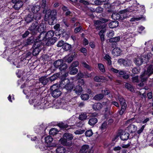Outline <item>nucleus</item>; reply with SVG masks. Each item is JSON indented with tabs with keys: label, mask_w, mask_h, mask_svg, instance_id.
<instances>
[{
	"label": "nucleus",
	"mask_w": 153,
	"mask_h": 153,
	"mask_svg": "<svg viewBox=\"0 0 153 153\" xmlns=\"http://www.w3.org/2000/svg\"><path fill=\"white\" fill-rule=\"evenodd\" d=\"M62 22L65 24L66 26L68 27L70 25L69 24L68 22V19L66 18H64L62 21Z\"/></svg>",
	"instance_id": "59"
},
{
	"label": "nucleus",
	"mask_w": 153,
	"mask_h": 153,
	"mask_svg": "<svg viewBox=\"0 0 153 153\" xmlns=\"http://www.w3.org/2000/svg\"><path fill=\"white\" fill-rule=\"evenodd\" d=\"M109 70L111 72L114 73H117L119 72V70L117 69H115L113 68H109Z\"/></svg>",
	"instance_id": "64"
},
{
	"label": "nucleus",
	"mask_w": 153,
	"mask_h": 153,
	"mask_svg": "<svg viewBox=\"0 0 153 153\" xmlns=\"http://www.w3.org/2000/svg\"><path fill=\"white\" fill-rule=\"evenodd\" d=\"M81 99L84 100H88L89 98V95L87 94H82L81 96Z\"/></svg>",
	"instance_id": "50"
},
{
	"label": "nucleus",
	"mask_w": 153,
	"mask_h": 153,
	"mask_svg": "<svg viewBox=\"0 0 153 153\" xmlns=\"http://www.w3.org/2000/svg\"><path fill=\"white\" fill-rule=\"evenodd\" d=\"M149 76L146 73V71H145L140 76L141 82H145L147 80Z\"/></svg>",
	"instance_id": "26"
},
{
	"label": "nucleus",
	"mask_w": 153,
	"mask_h": 153,
	"mask_svg": "<svg viewBox=\"0 0 153 153\" xmlns=\"http://www.w3.org/2000/svg\"><path fill=\"white\" fill-rule=\"evenodd\" d=\"M93 133L91 130L87 131L85 132V135L86 137H90L93 134Z\"/></svg>",
	"instance_id": "53"
},
{
	"label": "nucleus",
	"mask_w": 153,
	"mask_h": 153,
	"mask_svg": "<svg viewBox=\"0 0 153 153\" xmlns=\"http://www.w3.org/2000/svg\"><path fill=\"white\" fill-rule=\"evenodd\" d=\"M128 131L131 133L135 132L137 130V127L134 125L131 124L127 127Z\"/></svg>",
	"instance_id": "24"
},
{
	"label": "nucleus",
	"mask_w": 153,
	"mask_h": 153,
	"mask_svg": "<svg viewBox=\"0 0 153 153\" xmlns=\"http://www.w3.org/2000/svg\"><path fill=\"white\" fill-rule=\"evenodd\" d=\"M62 48L65 51H68L71 48V46L69 44L65 43L63 45Z\"/></svg>",
	"instance_id": "44"
},
{
	"label": "nucleus",
	"mask_w": 153,
	"mask_h": 153,
	"mask_svg": "<svg viewBox=\"0 0 153 153\" xmlns=\"http://www.w3.org/2000/svg\"><path fill=\"white\" fill-rule=\"evenodd\" d=\"M120 39V37L119 36L111 38L109 39V41L111 43H116L119 41Z\"/></svg>",
	"instance_id": "38"
},
{
	"label": "nucleus",
	"mask_w": 153,
	"mask_h": 153,
	"mask_svg": "<svg viewBox=\"0 0 153 153\" xmlns=\"http://www.w3.org/2000/svg\"><path fill=\"white\" fill-rule=\"evenodd\" d=\"M143 17L142 16L140 17H134L131 18V19L130 21L131 22L137 21L140 20V19H143Z\"/></svg>",
	"instance_id": "58"
},
{
	"label": "nucleus",
	"mask_w": 153,
	"mask_h": 153,
	"mask_svg": "<svg viewBox=\"0 0 153 153\" xmlns=\"http://www.w3.org/2000/svg\"><path fill=\"white\" fill-rule=\"evenodd\" d=\"M37 32H44V31L46 28V26L44 21H42V23L37 26Z\"/></svg>",
	"instance_id": "14"
},
{
	"label": "nucleus",
	"mask_w": 153,
	"mask_h": 153,
	"mask_svg": "<svg viewBox=\"0 0 153 153\" xmlns=\"http://www.w3.org/2000/svg\"><path fill=\"white\" fill-rule=\"evenodd\" d=\"M92 107L95 110H99L102 107V105L100 103H97L93 105Z\"/></svg>",
	"instance_id": "32"
},
{
	"label": "nucleus",
	"mask_w": 153,
	"mask_h": 153,
	"mask_svg": "<svg viewBox=\"0 0 153 153\" xmlns=\"http://www.w3.org/2000/svg\"><path fill=\"white\" fill-rule=\"evenodd\" d=\"M74 91L77 95H80L82 91V88L81 86L78 85L76 87Z\"/></svg>",
	"instance_id": "27"
},
{
	"label": "nucleus",
	"mask_w": 153,
	"mask_h": 153,
	"mask_svg": "<svg viewBox=\"0 0 153 153\" xmlns=\"http://www.w3.org/2000/svg\"><path fill=\"white\" fill-rule=\"evenodd\" d=\"M57 125L61 128H66L68 127V125L67 124L62 122L58 123Z\"/></svg>",
	"instance_id": "42"
},
{
	"label": "nucleus",
	"mask_w": 153,
	"mask_h": 153,
	"mask_svg": "<svg viewBox=\"0 0 153 153\" xmlns=\"http://www.w3.org/2000/svg\"><path fill=\"white\" fill-rule=\"evenodd\" d=\"M33 15L29 14L25 17V20L27 23H29L33 20Z\"/></svg>",
	"instance_id": "28"
},
{
	"label": "nucleus",
	"mask_w": 153,
	"mask_h": 153,
	"mask_svg": "<svg viewBox=\"0 0 153 153\" xmlns=\"http://www.w3.org/2000/svg\"><path fill=\"white\" fill-rule=\"evenodd\" d=\"M146 73L148 76H150L153 74V64L150 65L148 67Z\"/></svg>",
	"instance_id": "19"
},
{
	"label": "nucleus",
	"mask_w": 153,
	"mask_h": 153,
	"mask_svg": "<svg viewBox=\"0 0 153 153\" xmlns=\"http://www.w3.org/2000/svg\"><path fill=\"white\" fill-rule=\"evenodd\" d=\"M64 139L67 140L68 141H71L73 139V136L72 134L69 133H65L63 135Z\"/></svg>",
	"instance_id": "23"
},
{
	"label": "nucleus",
	"mask_w": 153,
	"mask_h": 153,
	"mask_svg": "<svg viewBox=\"0 0 153 153\" xmlns=\"http://www.w3.org/2000/svg\"><path fill=\"white\" fill-rule=\"evenodd\" d=\"M146 57L144 56H140V57H137L134 59V62L136 65L138 66L141 65L144 61Z\"/></svg>",
	"instance_id": "7"
},
{
	"label": "nucleus",
	"mask_w": 153,
	"mask_h": 153,
	"mask_svg": "<svg viewBox=\"0 0 153 153\" xmlns=\"http://www.w3.org/2000/svg\"><path fill=\"white\" fill-rule=\"evenodd\" d=\"M93 152L89 146L86 145H83L80 150V153H92Z\"/></svg>",
	"instance_id": "6"
},
{
	"label": "nucleus",
	"mask_w": 153,
	"mask_h": 153,
	"mask_svg": "<svg viewBox=\"0 0 153 153\" xmlns=\"http://www.w3.org/2000/svg\"><path fill=\"white\" fill-rule=\"evenodd\" d=\"M79 62L77 61H75L74 62H73L72 64L71 65L70 67H74L75 68V67H76L77 66L79 65Z\"/></svg>",
	"instance_id": "63"
},
{
	"label": "nucleus",
	"mask_w": 153,
	"mask_h": 153,
	"mask_svg": "<svg viewBox=\"0 0 153 153\" xmlns=\"http://www.w3.org/2000/svg\"><path fill=\"white\" fill-rule=\"evenodd\" d=\"M39 80L40 82L44 85H46L49 81V79L46 76H42L40 78Z\"/></svg>",
	"instance_id": "18"
},
{
	"label": "nucleus",
	"mask_w": 153,
	"mask_h": 153,
	"mask_svg": "<svg viewBox=\"0 0 153 153\" xmlns=\"http://www.w3.org/2000/svg\"><path fill=\"white\" fill-rule=\"evenodd\" d=\"M59 131L55 128H52L49 131V134L50 135H54L57 134Z\"/></svg>",
	"instance_id": "39"
},
{
	"label": "nucleus",
	"mask_w": 153,
	"mask_h": 153,
	"mask_svg": "<svg viewBox=\"0 0 153 153\" xmlns=\"http://www.w3.org/2000/svg\"><path fill=\"white\" fill-rule=\"evenodd\" d=\"M65 148L62 146L58 147L56 150V153H65Z\"/></svg>",
	"instance_id": "37"
},
{
	"label": "nucleus",
	"mask_w": 153,
	"mask_h": 153,
	"mask_svg": "<svg viewBox=\"0 0 153 153\" xmlns=\"http://www.w3.org/2000/svg\"><path fill=\"white\" fill-rule=\"evenodd\" d=\"M120 76L122 75L123 78L124 79H127L129 77V75L127 74L126 71L123 70L119 71L118 72Z\"/></svg>",
	"instance_id": "17"
},
{
	"label": "nucleus",
	"mask_w": 153,
	"mask_h": 153,
	"mask_svg": "<svg viewBox=\"0 0 153 153\" xmlns=\"http://www.w3.org/2000/svg\"><path fill=\"white\" fill-rule=\"evenodd\" d=\"M119 25V23L117 21H113L109 24V26L110 28H113L117 27Z\"/></svg>",
	"instance_id": "30"
},
{
	"label": "nucleus",
	"mask_w": 153,
	"mask_h": 153,
	"mask_svg": "<svg viewBox=\"0 0 153 153\" xmlns=\"http://www.w3.org/2000/svg\"><path fill=\"white\" fill-rule=\"evenodd\" d=\"M106 0H95L94 3L96 5L101 4L103 2H105Z\"/></svg>",
	"instance_id": "57"
},
{
	"label": "nucleus",
	"mask_w": 153,
	"mask_h": 153,
	"mask_svg": "<svg viewBox=\"0 0 153 153\" xmlns=\"http://www.w3.org/2000/svg\"><path fill=\"white\" fill-rule=\"evenodd\" d=\"M87 114L88 113L85 112L81 113L79 115V119L81 120H86L88 117Z\"/></svg>",
	"instance_id": "31"
},
{
	"label": "nucleus",
	"mask_w": 153,
	"mask_h": 153,
	"mask_svg": "<svg viewBox=\"0 0 153 153\" xmlns=\"http://www.w3.org/2000/svg\"><path fill=\"white\" fill-rule=\"evenodd\" d=\"M41 6L42 8L43 9L42 11L43 13L44 14L47 13L48 12V11L49 10H48V7L46 6V0H42Z\"/></svg>",
	"instance_id": "15"
},
{
	"label": "nucleus",
	"mask_w": 153,
	"mask_h": 153,
	"mask_svg": "<svg viewBox=\"0 0 153 153\" xmlns=\"http://www.w3.org/2000/svg\"><path fill=\"white\" fill-rule=\"evenodd\" d=\"M120 138L123 140H126L129 138V134L128 132L125 131H122L120 134Z\"/></svg>",
	"instance_id": "13"
},
{
	"label": "nucleus",
	"mask_w": 153,
	"mask_h": 153,
	"mask_svg": "<svg viewBox=\"0 0 153 153\" xmlns=\"http://www.w3.org/2000/svg\"><path fill=\"white\" fill-rule=\"evenodd\" d=\"M120 49L118 48H114L112 51V54L115 56H118L120 55L121 52Z\"/></svg>",
	"instance_id": "21"
},
{
	"label": "nucleus",
	"mask_w": 153,
	"mask_h": 153,
	"mask_svg": "<svg viewBox=\"0 0 153 153\" xmlns=\"http://www.w3.org/2000/svg\"><path fill=\"white\" fill-rule=\"evenodd\" d=\"M45 142L47 143L49 146H56V144L52 145V142L53 141V138L50 136H48L45 137Z\"/></svg>",
	"instance_id": "11"
},
{
	"label": "nucleus",
	"mask_w": 153,
	"mask_h": 153,
	"mask_svg": "<svg viewBox=\"0 0 153 153\" xmlns=\"http://www.w3.org/2000/svg\"><path fill=\"white\" fill-rule=\"evenodd\" d=\"M50 89L51 95L53 97L57 98L62 94L61 91L57 84H55L51 86Z\"/></svg>",
	"instance_id": "2"
},
{
	"label": "nucleus",
	"mask_w": 153,
	"mask_h": 153,
	"mask_svg": "<svg viewBox=\"0 0 153 153\" xmlns=\"http://www.w3.org/2000/svg\"><path fill=\"white\" fill-rule=\"evenodd\" d=\"M33 48L34 49L32 52L33 55L34 56H36L38 54L40 51V49L39 48Z\"/></svg>",
	"instance_id": "47"
},
{
	"label": "nucleus",
	"mask_w": 153,
	"mask_h": 153,
	"mask_svg": "<svg viewBox=\"0 0 153 153\" xmlns=\"http://www.w3.org/2000/svg\"><path fill=\"white\" fill-rule=\"evenodd\" d=\"M102 94H104L105 95L108 94L110 93V91L107 88H106L104 90H102Z\"/></svg>",
	"instance_id": "61"
},
{
	"label": "nucleus",
	"mask_w": 153,
	"mask_h": 153,
	"mask_svg": "<svg viewBox=\"0 0 153 153\" xmlns=\"http://www.w3.org/2000/svg\"><path fill=\"white\" fill-rule=\"evenodd\" d=\"M57 39L56 37H53L45 40L44 44H45L46 45L48 46L53 44L56 41Z\"/></svg>",
	"instance_id": "9"
},
{
	"label": "nucleus",
	"mask_w": 153,
	"mask_h": 153,
	"mask_svg": "<svg viewBox=\"0 0 153 153\" xmlns=\"http://www.w3.org/2000/svg\"><path fill=\"white\" fill-rule=\"evenodd\" d=\"M84 132V130L79 129L75 131L74 133L76 134H80L83 133Z\"/></svg>",
	"instance_id": "62"
},
{
	"label": "nucleus",
	"mask_w": 153,
	"mask_h": 153,
	"mask_svg": "<svg viewBox=\"0 0 153 153\" xmlns=\"http://www.w3.org/2000/svg\"><path fill=\"white\" fill-rule=\"evenodd\" d=\"M118 98L121 105L120 109L119 111V114L120 115H122L126 110L127 105L125 99L123 97L119 96Z\"/></svg>",
	"instance_id": "4"
},
{
	"label": "nucleus",
	"mask_w": 153,
	"mask_h": 153,
	"mask_svg": "<svg viewBox=\"0 0 153 153\" xmlns=\"http://www.w3.org/2000/svg\"><path fill=\"white\" fill-rule=\"evenodd\" d=\"M97 122V119L95 117H93L90 119L88 121V124L91 126L94 125Z\"/></svg>",
	"instance_id": "35"
},
{
	"label": "nucleus",
	"mask_w": 153,
	"mask_h": 153,
	"mask_svg": "<svg viewBox=\"0 0 153 153\" xmlns=\"http://www.w3.org/2000/svg\"><path fill=\"white\" fill-rule=\"evenodd\" d=\"M68 68L67 65L65 63H62V65L59 68V70L60 71H64L66 69Z\"/></svg>",
	"instance_id": "48"
},
{
	"label": "nucleus",
	"mask_w": 153,
	"mask_h": 153,
	"mask_svg": "<svg viewBox=\"0 0 153 153\" xmlns=\"http://www.w3.org/2000/svg\"><path fill=\"white\" fill-rule=\"evenodd\" d=\"M48 11V13H50L48 14L47 13H46L45 16H47L49 18L48 24L51 25H53L55 23L54 21L56 19V10H53L51 11L50 9H49Z\"/></svg>",
	"instance_id": "3"
},
{
	"label": "nucleus",
	"mask_w": 153,
	"mask_h": 153,
	"mask_svg": "<svg viewBox=\"0 0 153 153\" xmlns=\"http://www.w3.org/2000/svg\"><path fill=\"white\" fill-rule=\"evenodd\" d=\"M45 32H42L39 35L38 38V40L39 41L44 40L45 42Z\"/></svg>",
	"instance_id": "36"
},
{
	"label": "nucleus",
	"mask_w": 153,
	"mask_h": 153,
	"mask_svg": "<svg viewBox=\"0 0 153 153\" xmlns=\"http://www.w3.org/2000/svg\"><path fill=\"white\" fill-rule=\"evenodd\" d=\"M41 46V43L40 41L38 42L37 41L35 42L34 45L33 46V48H39Z\"/></svg>",
	"instance_id": "60"
},
{
	"label": "nucleus",
	"mask_w": 153,
	"mask_h": 153,
	"mask_svg": "<svg viewBox=\"0 0 153 153\" xmlns=\"http://www.w3.org/2000/svg\"><path fill=\"white\" fill-rule=\"evenodd\" d=\"M63 62V60L62 59L57 60L53 63V65L56 68H59Z\"/></svg>",
	"instance_id": "29"
},
{
	"label": "nucleus",
	"mask_w": 153,
	"mask_h": 153,
	"mask_svg": "<svg viewBox=\"0 0 153 153\" xmlns=\"http://www.w3.org/2000/svg\"><path fill=\"white\" fill-rule=\"evenodd\" d=\"M40 8V5L35 4L31 6L30 11L34 14H36L39 11Z\"/></svg>",
	"instance_id": "8"
},
{
	"label": "nucleus",
	"mask_w": 153,
	"mask_h": 153,
	"mask_svg": "<svg viewBox=\"0 0 153 153\" xmlns=\"http://www.w3.org/2000/svg\"><path fill=\"white\" fill-rule=\"evenodd\" d=\"M43 100L41 101V102L39 101H38L37 104H36L35 105L36 106H40L39 107L40 108H44V103L42 102Z\"/></svg>",
	"instance_id": "55"
},
{
	"label": "nucleus",
	"mask_w": 153,
	"mask_h": 153,
	"mask_svg": "<svg viewBox=\"0 0 153 153\" xmlns=\"http://www.w3.org/2000/svg\"><path fill=\"white\" fill-rule=\"evenodd\" d=\"M70 83L69 80L67 78H64L62 80L59 84V87L62 88H65L67 85Z\"/></svg>",
	"instance_id": "12"
},
{
	"label": "nucleus",
	"mask_w": 153,
	"mask_h": 153,
	"mask_svg": "<svg viewBox=\"0 0 153 153\" xmlns=\"http://www.w3.org/2000/svg\"><path fill=\"white\" fill-rule=\"evenodd\" d=\"M74 57V55L67 56L64 58V60L68 63H70L73 60Z\"/></svg>",
	"instance_id": "25"
},
{
	"label": "nucleus",
	"mask_w": 153,
	"mask_h": 153,
	"mask_svg": "<svg viewBox=\"0 0 153 153\" xmlns=\"http://www.w3.org/2000/svg\"><path fill=\"white\" fill-rule=\"evenodd\" d=\"M38 23L36 22H33L28 28V30L30 31V33L33 35L37 32V26Z\"/></svg>",
	"instance_id": "5"
},
{
	"label": "nucleus",
	"mask_w": 153,
	"mask_h": 153,
	"mask_svg": "<svg viewBox=\"0 0 153 153\" xmlns=\"http://www.w3.org/2000/svg\"><path fill=\"white\" fill-rule=\"evenodd\" d=\"M128 11V10L126 9L121 10L119 12V14L120 16V19L123 20L127 17L126 13Z\"/></svg>",
	"instance_id": "16"
},
{
	"label": "nucleus",
	"mask_w": 153,
	"mask_h": 153,
	"mask_svg": "<svg viewBox=\"0 0 153 153\" xmlns=\"http://www.w3.org/2000/svg\"><path fill=\"white\" fill-rule=\"evenodd\" d=\"M23 4V2L21 1H19L15 3L13 7L15 9L18 10L22 7Z\"/></svg>",
	"instance_id": "34"
},
{
	"label": "nucleus",
	"mask_w": 153,
	"mask_h": 153,
	"mask_svg": "<svg viewBox=\"0 0 153 153\" xmlns=\"http://www.w3.org/2000/svg\"><path fill=\"white\" fill-rule=\"evenodd\" d=\"M74 86V85L73 84L70 83L67 85H66L65 88L68 91H71L73 89Z\"/></svg>",
	"instance_id": "45"
},
{
	"label": "nucleus",
	"mask_w": 153,
	"mask_h": 153,
	"mask_svg": "<svg viewBox=\"0 0 153 153\" xmlns=\"http://www.w3.org/2000/svg\"><path fill=\"white\" fill-rule=\"evenodd\" d=\"M120 15L119 13H113L111 16L112 18L115 20H118L120 19Z\"/></svg>",
	"instance_id": "43"
},
{
	"label": "nucleus",
	"mask_w": 153,
	"mask_h": 153,
	"mask_svg": "<svg viewBox=\"0 0 153 153\" xmlns=\"http://www.w3.org/2000/svg\"><path fill=\"white\" fill-rule=\"evenodd\" d=\"M104 58L105 60L107 61V63L108 65L109 66L111 65L112 62L111 61V58L109 55L108 54L105 55L104 56Z\"/></svg>",
	"instance_id": "33"
},
{
	"label": "nucleus",
	"mask_w": 153,
	"mask_h": 153,
	"mask_svg": "<svg viewBox=\"0 0 153 153\" xmlns=\"http://www.w3.org/2000/svg\"><path fill=\"white\" fill-rule=\"evenodd\" d=\"M34 42V37L32 36L27 39L26 42L25 43V45L26 46L28 45H30Z\"/></svg>",
	"instance_id": "20"
},
{
	"label": "nucleus",
	"mask_w": 153,
	"mask_h": 153,
	"mask_svg": "<svg viewBox=\"0 0 153 153\" xmlns=\"http://www.w3.org/2000/svg\"><path fill=\"white\" fill-rule=\"evenodd\" d=\"M125 86L126 88L128 89L131 91H132L134 90L133 87L130 84L126 83L125 84Z\"/></svg>",
	"instance_id": "51"
},
{
	"label": "nucleus",
	"mask_w": 153,
	"mask_h": 153,
	"mask_svg": "<svg viewBox=\"0 0 153 153\" xmlns=\"http://www.w3.org/2000/svg\"><path fill=\"white\" fill-rule=\"evenodd\" d=\"M84 77L85 78H91L92 76H94V72H91V73H88L87 72H84Z\"/></svg>",
	"instance_id": "46"
},
{
	"label": "nucleus",
	"mask_w": 153,
	"mask_h": 153,
	"mask_svg": "<svg viewBox=\"0 0 153 153\" xmlns=\"http://www.w3.org/2000/svg\"><path fill=\"white\" fill-rule=\"evenodd\" d=\"M82 66L84 68L88 69L89 71H91V66L89 65L86 62H84L82 63Z\"/></svg>",
	"instance_id": "49"
},
{
	"label": "nucleus",
	"mask_w": 153,
	"mask_h": 153,
	"mask_svg": "<svg viewBox=\"0 0 153 153\" xmlns=\"http://www.w3.org/2000/svg\"><path fill=\"white\" fill-rule=\"evenodd\" d=\"M58 77L57 74H54L49 78V80H50L51 82L57 79Z\"/></svg>",
	"instance_id": "56"
},
{
	"label": "nucleus",
	"mask_w": 153,
	"mask_h": 153,
	"mask_svg": "<svg viewBox=\"0 0 153 153\" xmlns=\"http://www.w3.org/2000/svg\"><path fill=\"white\" fill-rule=\"evenodd\" d=\"M108 20L107 19L102 18L100 20L94 21V24L96 29L100 30L105 28L106 25L104 23L108 22Z\"/></svg>",
	"instance_id": "1"
},
{
	"label": "nucleus",
	"mask_w": 153,
	"mask_h": 153,
	"mask_svg": "<svg viewBox=\"0 0 153 153\" xmlns=\"http://www.w3.org/2000/svg\"><path fill=\"white\" fill-rule=\"evenodd\" d=\"M59 141L61 142V144L64 146H70L72 145L71 141H68L67 140L64 139V137L61 138Z\"/></svg>",
	"instance_id": "10"
},
{
	"label": "nucleus",
	"mask_w": 153,
	"mask_h": 153,
	"mask_svg": "<svg viewBox=\"0 0 153 153\" xmlns=\"http://www.w3.org/2000/svg\"><path fill=\"white\" fill-rule=\"evenodd\" d=\"M54 35V32L53 30H50L45 33V40L53 38Z\"/></svg>",
	"instance_id": "22"
},
{
	"label": "nucleus",
	"mask_w": 153,
	"mask_h": 153,
	"mask_svg": "<svg viewBox=\"0 0 153 153\" xmlns=\"http://www.w3.org/2000/svg\"><path fill=\"white\" fill-rule=\"evenodd\" d=\"M106 35L108 37L112 38L114 35V32L113 30H110L107 33Z\"/></svg>",
	"instance_id": "52"
},
{
	"label": "nucleus",
	"mask_w": 153,
	"mask_h": 153,
	"mask_svg": "<svg viewBox=\"0 0 153 153\" xmlns=\"http://www.w3.org/2000/svg\"><path fill=\"white\" fill-rule=\"evenodd\" d=\"M70 71L69 72L70 74L71 75H74L76 74L78 71L77 68L74 67H70Z\"/></svg>",
	"instance_id": "41"
},
{
	"label": "nucleus",
	"mask_w": 153,
	"mask_h": 153,
	"mask_svg": "<svg viewBox=\"0 0 153 153\" xmlns=\"http://www.w3.org/2000/svg\"><path fill=\"white\" fill-rule=\"evenodd\" d=\"M99 68L101 72H104L105 71V70L104 65L101 63L98 64Z\"/></svg>",
	"instance_id": "54"
},
{
	"label": "nucleus",
	"mask_w": 153,
	"mask_h": 153,
	"mask_svg": "<svg viewBox=\"0 0 153 153\" xmlns=\"http://www.w3.org/2000/svg\"><path fill=\"white\" fill-rule=\"evenodd\" d=\"M104 95L103 94H100L96 95L93 98L95 100H99L102 99L104 97Z\"/></svg>",
	"instance_id": "40"
}]
</instances>
